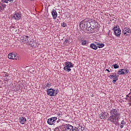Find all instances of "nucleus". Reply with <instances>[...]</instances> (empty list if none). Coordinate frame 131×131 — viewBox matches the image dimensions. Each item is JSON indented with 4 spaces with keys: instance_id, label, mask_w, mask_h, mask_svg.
I'll return each instance as SVG.
<instances>
[{
    "instance_id": "obj_1",
    "label": "nucleus",
    "mask_w": 131,
    "mask_h": 131,
    "mask_svg": "<svg viewBox=\"0 0 131 131\" xmlns=\"http://www.w3.org/2000/svg\"><path fill=\"white\" fill-rule=\"evenodd\" d=\"M110 114L111 116L108 118L109 121H110L111 123L117 124L118 121H119L118 117L120 116V114L118 113V111H117V108L116 106H113L111 107Z\"/></svg>"
},
{
    "instance_id": "obj_25",
    "label": "nucleus",
    "mask_w": 131,
    "mask_h": 131,
    "mask_svg": "<svg viewBox=\"0 0 131 131\" xmlns=\"http://www.w3.org/2000/svg\"><path fill=\"white\" fill-rule=\"evenodd\" d=\"M113 67H114L115 69H117L119 68V66L117 65V64H115L113 65Z\"/></svg>"
},
{
    "instance_id": "obj_9",
    "label": "nucleus",
    "mask_w": 131,
    "mask_h": 131,
    "mask_svg": "<svg viewBox=\"0 0 131 131\" xmlns=\"http://www.w3.org/2000/svg\"><path fill=\"white\" fill-rule=\"evenodd\" d=\"M87 30L90 32V33H94L98 31V28L93 27L92 26H88L87 28Z\"/></svg>"
},
{
    "instance_id": "obj_2",
    "label": "nucleus",
    "mask_w": 131,
    "mask_h": 131,
    "mask_svg": "<svg viewBox=\"0 0 131 131\" xmlns=\"http://www.w3.org/2000/svg\"><path fill=\"white\" fill-rule=\"evenodd\" d=\"M79 126V124L76 125V126L73 128V126L70 124L69 125H62L61 126V129L62 130L64 131H76Z\"/></svg>"
},
{
    "instance_id": "obj_13",
    "label": "nucleus",
    "mask_w": 131,
    "mask_h": 131,
    "mask_svg": "<svg viewBox=\"0 0 131 131\" xmlns=\"http://www.w3.org/2000/svg\"><path fill=\"white\" fill-rule=\"evenodd\" d=\"M8 58L10 59L11 60H17V58H16V55H15L14 53H10L8 54Z\"/></svg>"
},
{
    "instance_id": "obj_24",
    "label": "nucleus",
    "mask_w": 131,
    "mask_h": 131,
    "mask_svg": "<svg viewBox=\"0 0 131 131\" xmlns=\"http://www.w3.org/2000/svg\"><path fill=\"white\" fill-rule=\"evenodd\" d=\"M81 42L82 46H85L86 45V40H81Z\"/></svg>"
},
{
    "instance_id": "obj_29",
    "label": "nucleus",
    "mask_w": 131,
    "mask_h": 131,
    "mask_svg": "<svg viewBox=\"0 0 131 131\" xmlns=\"http://www.w3.org/2000/svg\"><path fill=\"white\" fill-rule=\"evenodd\" d=\"M55 131H64V130H62L60 126V128H55Z\"/></svg>"
},
{
    "instance_id": "obj_14",
    "label": "nucleus",
    "mask_w": 131,
    "mask_h": 131,
    "mask_svg": "<svg viewBox=\"0 0 131 131\" xmlns=\"http://www.w3.org/2000/svg\"><path fill=\"white\" fill-rule=\"evenodd\" d=\"M51 14L52 15V17L54 20H56V19H57V17H58V13H57V11H56V10L53 9Z\"/></svg>"
},
{
    "instance_id": "obj_38",
    "label": "nucleus",
    "mask_w": 131,
    "mask_h": 131,
    "mask_svg": "<svg viewBox=\"0 0 131 131\" xmlns=\"http://www.w3.org/2000/svg\"><path fill=\"white\" fill-rule=\"evenodd\" d=\"M105 71H107V72H110V71H109V70H108V69H106Z\"/></svg>"
},
{
    "instance_id": "obj_18",
    "label": "nucleus",
    "mask_w": 131,
    "mask_h": 131,
    "mask_svg": "<svg viewBox=\"0 0 131 131\" xmlns=\"http://www.w3.org/2000/svg\"><path fill=\"white\" fill-rule=\"evenodd\" d=\"M29 45H30L32 48H36V46H37V43H36V42L35 41H33V42L31 41Z\"/></svg>"
},
{
    "instance_id": "obj_10",
    "label": "nucleus",
    "mask_w": 131,
    "mask_h": 131,
    "mask_svg": "<svg viewBox=\"0 0 131 131\" xmlns=\"http://www.w3.org/2000/svg\"><path fill=\"white\" fill-rule=\"evenodd\" d=\"M109 116V114L108 113L104 112L101 113L99 115V117L100 119H103V120H106V118Z\"/></svg>"
},
{
    "instance_id": "obj_4",
    "label": "nucleus",
    "mask_w": 131,
    "mask_h": 131,
    "mask_svg": "<svg viewBox=\"0 0 131 131\" xmlns=\"http://www.w3.org/2000/svg\"><path fill=\"white\" fill-rule=\"evenodd\" d=\"M122 33L125 36H129L131 34V30L129 28H125L122 30Z\"/></svg>"
},
{
    "instance_id": "obj_6",
    "label": "nucleus",
    "mask_w": 131,
    "mask_h": 131,
    "mask_svg": "<svg viewBox=\"0 0 131 131\" xmlns=\"http://www.w3.org/2000/svg\"><path fill=\"white\" fill-rule=\"evenodd\" d=\"M20 40L21 42H24V43H29V37L27 36H22L20 37Z\"/></svg>"
},
{
    "instance_id": "obj_5",
    "label": "nucleus",
    "mask_w": 131,
    "mask_h": 131,
    "mask_svg": "<svg viewBox=\"0 0 131 131\" xmlns=\"http://www.w3.org/2000/svg\"><path fill=\"white\" fill-rule=\"evenodd\" d=\"M129 71L127 69H121L118 70L117 73L119 75H125L128 73Z\"/></svg>"
},
{
    "instance_id": "obj_33",
    "label": "nucleus",
    "mask_w": 131,
    "mask_h": 131,
    "mask_svg": "<svg viewBox=\"0 0 131 131\" xmlns=\"http://www.w3.org/2000/svg\"><path fill=\"white\" fill-rule=\"evenodd\" d=\"M64 42H66V43H69V40H68V39H66Z\"/></svg>"
},
{
    "instance_id": "obj_23",
    "label": "nucleus",
    "mask_w": 131,
    "mask_h": 131,
    "mask_svg": "<svg viewBox=\"0 0 131 131\" xmlns=\"http://www.w3.org/2000/svg\"><path fill=\"white\" fill-rule=\"evenodd\" d=\"M63 70H64V71H67V72H70V71H71V69L68 67L65 66L63 68Z\"/></svg>"
},
{
    "instance_id": "obj_37",
    "label": "nucleus",
    "mask_w": 131,
    "mask_h": 131,
    "mask_svg": "<svg viewBox=\"0 0 131 131\" xmlns=\"http://www.w3.org/2000/svg\"><path fill=\"white\" fill-rule=\"evenodd\" d=\"M5 76H9V74L7 73L5 74Z\"/></svg>"
},
{
    "instance_id": "obj_3",
    "label": "nucleus",
    "mask_w": 131,
    "mask_h": 131,
    "mask_svg": "<svg viewBox=\"0 0 131 131\" xmlns=\"http://www.w3.org/2000/svg\"><path fill=\"white\" fill-rule=\"evenodd\" d=\"M90 26V21L86 20V19H84L82 20L80 24V27L83 30L86 29L88 30V28Z\"/></svg>"
},
{
    "instance_id": "obj_36",
    "label": "nucleus",
    "mask_w": 131,
    "mask_h": 131,
    "mask_svg": "<svg viewBox=\"0 0 131 131\" xmlns=\"http://www.w3.org/2000/svg\"><path fill=\"white\" fill-rule=\"evenodd\" d=\"M8 2H9L10 3H12V2H13V1L14 0H8Z\"/></svg>"
},
{
    "instance_id": "obj_16",
    "label": "nucleus",
    "mask_w": 131,
    "mask_h": 131,
    "mask_svg": "<svg viewBox=\"0 0 131 131\" xmlns=\"http://www.w3.org/2000/svg\"><path fill=\"white\" fill-rule=\"evenodd\" d=\"M14 17L15 20H20V18H21V13H16L14 15Z\"/></svg>"
},
{
    "instance_id": "obj_21",
    "label": "nucleus",
    "mask_w": 131,
    "mask_h": 131,
    "mask_svg": "<svg viewBox=\"0 0 131 131\" xmlns=\"http://www.w3.org/2000/svg\"><path fill=\"white\" fill-rule=\"evenodd\" d=\"M125 124H126V123H125V121L123 120L120 124L121 128H123V127L124 125H125Z\"/></svg>"
},
{
    "instance_id": "obj_22",
    "label": "nucleus",
    "mask_w": 131,
    "mask_h": 131,
    "mask_svg": "<svg viewBox=\"0 0 131 131\" xmlns=\"http://www.w3.org/2000/svg\"><path fill=\"white\" fill-rule=\"evenodd\" d=\"M97 48H99V49L103 48V47L105 46V45H104L103 43H97Z\"/></svg>"
},
{
    "instance_id": "obj_15",
    "label": "nucleus",
    "mask_w": 131,
    "mask_h": 131,
    "mask_svg": "<svg viewBox=\"0 0 131 131\" xmlns=\"http://www.w3.org/2000/svg\"><path fill=\"white\" fill-rule=\"evenodd\" d=\"M64 64L66 67H69L70 68H73V67H74V65H73V64H72L70 61H67Z\"/></svg>"
},
{
    "instance_id": "obj_19",
    "label": "nucleus",
    "mask_w": 131,
    "mask_h": 131,
    "mask_svg": "<svg viewBox=\"0 0 131 131\" xmlns=\"http://www.w3.org/2000/svg\"><path fill=\"white\" fill-rule=\"evenodd\" d=\"M90 48L93 50H97L98 49V46L95 43H92L90 45Z\"/></svg>"
},
{
    "instance_id": "obj_26",
    "label": "nucleus",
    "mask_w": 131,
    "mask_h": 131,
    "mask_svg": "<svg viewBox=\"0 0 131 131\" xmlns=\"http://www.w3.org/2000/svg\"><path fill=\"white\" fill-rule=\"evenodd\" d=\"M45 88H51V84L48 83L47 84L44 85L43 88L45 89Z\"/></svg>"
},
{
    "instance_id": "obj_12",
    "label": "nucleus",
    "mask_w": 131,
    "mask_h": 131,
    "mask_svg": "<svg viewBox=\"0 0 131 131\" xmlns=\"http://www.w3.org/2000/svg\"><path fill=\"white\" fill-rule=\"evenodd\" d=\"M125 100L128 102V105L131 106V92L126 95Z\"/></svg>"
},
{
    "instance_id": "obj_30",
    "label": "nucleus",
    "mask_w": 131,
    "mask_h": 131,
    "mask_svg": "<svg viewBox=\"0 0 131 131\" xmlns=\"http://www.w3.org/2000/svg\"><path fill=\"white\" fill-rule=\"evenodd\" d=\"M6 7H7V5L6 4L2 5V9L3 10H5V9H6Z\"/></svg>"
},
{
    "instance_id": "obj_28",
    "label": "nucleus",
    "mask_w": 131,
    "mask_h": 131,
    "mask_svg": "<svg viewBox=\"0 0 131 131\" xmlns=\"http://www.w3.org/2000/svg\"><path fill=\"white\" fill-rule=\"evenodd\" d=\"M61 26H62V27H66L67 26V24L65 23H63L61 24Z\"/></svg>"
},
{
    "instance_id": "obj_20",
    "label": "nucleus",
    "mask_w": 131,
    "mask_h": 131,
    "mask_svg": "<svg viewBox=\"0 0 131 131\" xmlns=\"http://www.w3.org/2000/svg\"><path fill=\"white\" fill-rule=\"evenodd\" d=\"M96 24H97V23H96L95 21H90L89 26H92V27H97V25H96Z\"/></svg>"
},
{
    "instance_id": "obj_35",
    "label": "nucleus",
    "mask_w": 131,
    "mask_h": 131,
    "mask_svg": "<svg viewBox=\"0 0 131 131\" xmlns=\"http://www.w3.org/2000/svg\"><path fill=\"white\" fill-rule=\"evenodd\" d=\"M115 77H117V78H118V77H119V75H116V74H115Z\"/></svg>"
},
{
    "instance_id": "obj_8",
    "label": "nucleus",
    "mask_w": 131,
    "mask_h": 131,
    "mask_svg": "<svg viewBox=\"0 0 131 131\" xmlns=\"http://www.w3.org/2000/svg\"><path fill=\"white\" fill-rule=\"evenodd\" d=\"M56 120H57V117H51L48 119L47 122L50 125H53V124H55Z\"/></svg>"
},
{
    "instance_id": "obj_17",
    "label": "nucleus",
    "mask_w": 131,
    "mask_h": 131,
    "mask_svg": "<svg viewBox=\"0 0 131 131\" xmlns=\"http://www.w3.org/2000/svg\"><path fill=\"white\" fill-rule=\"evenodd\" d=\"M19 122L21 124H24L26 122V118L25 117H21L19 118Z\"/></svg>"
},
{
    "instance_id": "obj_31",
    "label": "nucleus",
    "mask_w": 131,
    "mask_h": 131,
    "mask_svg": "<svg viewBox=\"0 0 131 131\" xmlns=\"http://www.w3.org/2000/svg\"><path fill=\"white\" fill-rule=\"evenodd\" d=\"M110 78H114L115 77V75H111L109 76Z\"/></svg>"
},
{
    "instance_id": "obj_27",
    "label": "nucleus",
    "mask_w": 131,
    "mask_h": 131,
    "mask_svg": "<svg viewBox=\"0 0 131 131\" xmlns=\"http://www.w3.org/2000/svg\"><path fill=\"white\" fill-rule=\"evenodd\" d=\"M117 80H118V78H117V77H115L114 78V80H113V83H115V82L117 81Z\"/></svg>"
},
{
    "instance_id": "obj_32",
    "label": "nucleus",
    "mask_w": 131,
    "mask_h": 131,
    "mask_svg": "<svg viewBox=\"0 0 131 131\" xmlns=\"http://www.w3.org/2000/svg\"><path fill=\"white\" fill-rule=\"evenodd\" d=\"M2 3H5L6 4H8V2H9V1L8 0H2Z\"/></svg>"
},
{
    "instance_id": "obj_34",
    "label": "nucleus",
    "mask_w": 131,
    "mask_h": 131,
    "mask_svg": "<svg viewBox=\"0 0 131 131\" xmlns=\"http://www.w3.org/2000/svg\"><path fill=\"white\" fill-rule=\"evenodd\" d=\"M0 11H1V12H2V11H4V9H3L2 6H0Z\"/></svg>"
},
{
    "instance_id": "obj_11",
    "label": "nucleus",
    "mask_w": 131,
    "mask_h": 131,
    "mask_svg": "<svg viewBox=\"0 0 131 131\" xmlns=\"http://www.w3.org/2000/svg\"><path fill=\"white\" fill-rule=\"evenodd\" d=\"M55 92V90H54L53 89H48L47 90V95L48 96H51L54 97V96H55V95H54Z\"/></svg>"
},
{
    "instance_id": "obj_39",
    "label": "nucleus",
    "mask_w": 131,
    "mask_h": 131,
    "mask_svg": "<svg viewBox=\"0 0 131 131\" xmlns=\"http://www.w3.org/2000/svg\"><path fill=\"white\" fill-rule=\"evenodd\" d=\"M31 1H34V0H31Z\"/></svg>"
},
{
    "instance_id": "obj_7",
    "label": "nucleus",
    "mask_w": 131,
    "mask_h": 131,
    "mask_svg": "<svg viewBox=\"0 0 131 131\" xmlns=\"http://www.w3.org/2000/svg\"><path fill=\"white\" fill-rule=\"evenodd\" d=\"M114 31L116 36H120L121 34V30L119 28V26H116L114 28Z\"/></svg>"
}]
</instances>
